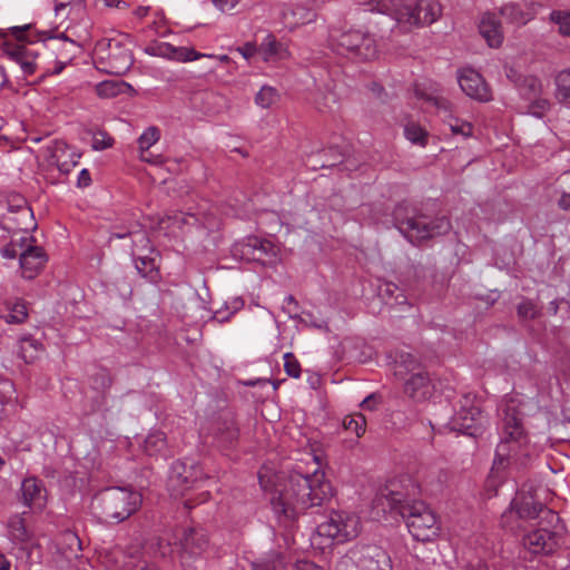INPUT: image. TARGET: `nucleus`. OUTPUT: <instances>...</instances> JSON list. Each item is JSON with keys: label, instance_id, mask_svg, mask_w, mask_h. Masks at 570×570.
Returning a JSON list of instances; mask_svg holds the SVG:
<instances>
[{"label": "nucleus", "instance_id": "53", "mask_svg": "<svg viewBox=\"0 0 570 570\" xmlns=\"http://www.w3.org/2000/svg\"><path fill=\"white\" fill-rule=\"evenodd\" d=\"M240 0H213V3L222 12H228L233 10Z\"/></svg>", "mask_w": 570, "mask_h": 570}, {"label": "nucleus", "instance_id": "12", "mask_svg": "<svg viewBox=\"0 0 570 570\" xmlns=\"http://www.w3.org/2000/svg\"><path fill=\"white\" fill-rule=\"evenodd\" d=\"M205 479L203 469L194 462L177 461L171 465L169 488L175 494H184L186 490L198 488Z\"/></svg>", "mask_w": 570, "mask_h": 570}, {"label": "nucleus", "instance_id": "35", "mask_svg": "<svg viewBox=\"0 0 570 570\" xmlns=\"http://www.w3.org/2000/svg\"><path fill=\"white\" fill-rule=\"evenodd\" d=\"M342 424L345 430L354 432L356 438H361L365 433L366 420L361 413L345 416Z\"/></svg>", "mask_w": 570, "mask_h": 570}, {"label": "nucleus", "instance_id": "43", "mask_svg": "<svg viewBox=\"0 0 570 570\" xmlns=\"http://www.w3.org/2000/svg\"><path fill=\"white\" fill-rule=\"evenodd\" d=\"M160 138L159 129L156 127L147 128L138 138L140 151H148Z\"/></svg>", "mask_w": 570, "mask_h": 570}, {"label": "nucleus", "instance_id": "26", "mask_svg": "<svg viewBox=\"0 0 570 570\" xmlns=\"http://www.w3.org/2000/svg\"><path fill=\"white\" fill-rule=\"evenodd\" d=\"M500 13L508 22L524 26L534 18L535 10L533 4L523 8L517 3H508L501 8Z\"/></svg>", "mask_w": 570, "mask_h": 570}, {"label": "nucleus", "instance_id": "32", "mask_svg": "<svg viewBox=\"0 0 570 570\" xmlns=\"http://www.w3.org/2000/svg\"><path fill=\"white\" fill-rule=\"evenodd\" d=\"M279 100V92L272 86H263L255 96V104L261 108H271Z\"/></svg>", "mask_w": 570, "mask_h": 570}, {"label": "nucleus", "instance_id": "23", "mask_svg": "<svg viewBox=\"0 0 570 570\" xmlns=\"http://www.w3.org/2000/svg\"><path fill=\"white\" fill-rule=\"evenodd\" d=\"M8 214H18V218L8 216L9 222L16 223V227L22 230H28L31 224L28 223L32 218V210L28 206L27 200L19 194L9 196L7 200Z\"/></svg>", "mask_w": 570, "mask_h": 570}, {"label": "nucleus", "instance_id": "51", "mask_svg": "<svg viewBox=\"0 0 570 570\" xmlns=\"http://www.w3.org/2000/svg\"><path fill=\"white\" fill-rule=\"evenodd\" d=\"M86 0H53L55 13L57 17L62 16L67 7L71 4H83Z\"/></svg>", "mask_w": 570, "mask_h": 570}, {"label": "nucleus", "instance_id": "3", "mask_svg": "<svg viewBox=\"0 0 570 570\" xmlns=\"http://www.w3.org/2000/svg\"><path fill=\"white\" fill-rule=\"evenodd\" d=\"M364 10L390 16L403 31L433 23L441 14V6L434 0H417L414 7L400 0H370Z\"/></svg>", "mask_w": 570, "mask_h": 570}, {"label": "nucleus", "instance_id": "9", "mask_svg": "<svg viewBox=\"0 0 570 570\" xmlns=\"http://www.w3.org/2000/svg\"><path fill=\"white\" fill-rule=\"evenodd\" d=\"M361 532L360 518L350 512H332L328 518L317 525L320 537L336 543H344L355 539Z\"/></svg>", "mask_w": 570, "mask_h": 570}, {"label": "nucleus", "instance_id": "30", "mask_svg": "<svg viewBox=\"0 0 570 570\" xmlns=\"http://www.w3.org/2000/svg\"><path fill=\"white\" fill-rule=\"evenodd\" d=\"M166 450V436L164 432L156 431L150 433L144 443V451L153 456L164 453Z\"/></svg>", "mask_w": 570, "mask_h": 570}, {"label": "nucleus", "instance_id": "56", "mask_svg": "<svg viewBox=\"0 0 570 570\" xmlns=\"http://www.w3.org/2000/svg\"><path fill=\"white\" fill-rule=\"evenodd\" d=\"M91 184V177L88 169L80 170L77 179V186L80 188H86Z\"/></svg>", "mask_w": 570, "mask_h": 570}, {"label": "nucleus", "instance_id": "54", "mask_svg": "<svg viewBox=\"0 0 570 570\" xmlns=\"http://www.w3.org/2000/svg\"><path fill=\"white\" fill-rule=\"evenodd\" d=\"M237 51L245 58V59H249L252 58L257 49H256V46L252 42H246L243 47H238L237 48Z\"/></svg>", "mask_w": 570, "mask_h": 570}, {"label": "nucleus", "instance_id": "37", "mask_svg": "<svg viewBox=\"0 0 570 570\" xmlns=\"http://www.w3.org/2000/svg\"><path fill=\"white\" fill-rule=\"evenodd\" d=\"M29 29V24L24 26V27H13L11 29L12 31V35L17 38V40L19 41L18 43H9L7 42L4 46L6 48L8 46H17V48H19L21 50V53H23V57H28V58H33V61L36 62V59L38 57V55L32 51L27 43H23L24 41V32Z\"/></svg>", "mask_w": 570, "mask_h": 570}, {"label": "nucleus", "instance_id": "33", "mask_svg": "<svg viewBox=\"0 0 570 570\" xmlns=\"http://www.w3.org/2000/svg\"><path fill=\"white\" fill-rule=\"evenodd\" d=\"M549 20L558 26L559 35L570 37V10H553Z\"/></svg>", "mask_w": 570, "mask_h": 570}, {"label": "nucleus", "instance_id": "17", "mask_svg": "<svg viewBox=\"0 0 570 570\" xmlns=\"http://www.w3.org/2000/svg\"><path fill=\"white\" fill-rule=\"evenodd\" d=\"M49 165L56 166L60 173L68 174L78 164L80 156L63 141H52L46 149Z\"/></svg>", "mask_w": 570, "mask_h": 570}, {"label": "nucleus", "instance_id": "38", "mask_svg": "<svg viewBox=\"0 0 570 570\" xmlns=\"http://www.w3.org/2000/svg\"><path fill=\"white\" fill-rule=\"evenodd\" d=\"M404 136L412 144L425 146L428 134L426 131L415 122H409L404 127Z\"/></svg>", "mask_w": 570, "mask_h": 570}, {"label": "nucleus", "instance_id": "28", "mask_svg": "<svg viewBox=\"0 0 570 570\" xmlns=\"http://www.w3.org/2000/svg\"><path fill=\"white\" fill-rule=\"evenodd\" d=\"M422 370L416 357L410 353H400L395 360L394 374L401 380H405L407 375H413Z\"/></svg>", "mask_w": 570, "mask_h": 570}, {"label": "nucleus", "instance_id": "39", "mask_svg": "<svg viewBox=\"0 0 570 570\" xmlns=\"http://www.w3.org/2000/svg\"><path fill=\"white\" fill-rule=\"evenodd\" d=\"M521 95L527 99L531 100L537 96L541 95L542 85L541 81L535 77H525L520 87Z\"/></svg>", "mask_w": 570, "mask_h": 570}, {"label": "nucleus", "instance_id": "57", "mask_svg": "<svg viewBox=\"0 0 570 570\" xmlns=\"http://www.w3.org/2000/svg\"><path fill=\"white\" fill-rule=\"evenodd\" d=\"M293 570H322L317 564L311 561H297Z\"/></svg>", "mask_w": 570, "mask_h": 570}, {"label": "nucleus", "instance_id": "36", "mask_svg": "<svg viewBox=\"0 0 570 570\" xmlns=\"http://www.w3.org/2000/svg\"><path fill=\"white\" fill-rule=\"evenodd\" d=\"M8 314L3 315L7 323L20 324L26 321L28 316L27 306L23 301H17L8 306Z\"/></svg>", "mask_w": 570, "mask_h": 570}, {"label": "nucleus", "instance_id": "13", "mask_svg": "<svg viewBox=\"0 0 570 570\" xmlns=\"http://www.w3.org/2000/svg\"><path fill=\"white\" fill-rule=\"evenodd\" d=\"M174 544L179 547L184 567H188L191 559L202 556L208 546L207 534L203 529H183Z\"/></svg>", "mask_w": 570, "mask_h": 570}, {"label": "nucleus", "instance_id": "1", "mask_svg": "<svg viewBox=\"0 0 570 570\" xmlns=\"http://www.w3.org/2000/svg\"><path fill=\"white\" fill-rule=\"evenodd\" d=\"M419 494L420 487L410 476L391 480L373 500V511L377 518L397 512L414 539L429 541L438 534L439 527L432 510L416 500Z\"/></svg>", "mask_w": 570, "mask_h": 570}, {"label": "nucleus", "instance_id": "61", "mask_svg": "<svg viewBox=\"0 0 570 570\" xmlns=\"http://www.w3.org/2000/svg\"><path fill=\"white\" fill-rule=\"evenodd\" d=\"M376 403H377V402H376V397H375V395H374V394H371V395H368L367 397H365V399L362 401L361 406H362L363 409H365V410H370V411H372V410H374V409H375Z\"/></svg>", "mask_w": 570, "mask_h": 570}, {"label": "nucleus", "instance_id": "7", "mask_svg": "<svg viewBox=\"0 0 570 570\" xmlns=\"http://www.w3.org/2000/svg\"><path fill=\"white\" fill-rule=\"evenodd\" d=\"M335 570H392L391 559L375 546L351 549L340 558Z\"/></svg>", "mask_w": 570, "mask_h": 570}, {"label": "nucleus", "instance_id": "10", "mask_svg": "<svg viewBox=\"0 0 570 570\" xmlns=\"http://www.w3.org/2000/svg\"><path fill=\"white\" fill-rule=\"evenodd\" d=\"M95 52L107 63L111 73L121 75L132 65V55L120 39H101L96 43Z\"/></svg>", "mask_w": 570, "mask_h": 570}, {"label": "nucleus", "instance_id": "48", "mask_svg": "<svg viewBox=\"0 0 570 570\" xmlns=\"http://www.w3.org/2000/svg\"><path fill=\"white\" fill-rule=\"evenodd\" d=\"M284 368L287 375L298 379L301 376V364L293 353L284 354Z\"/></svg>", "mask_w": 570, "mask_h": 570}, {"label": "nucleus", "instance_id": "64", "mask_svg": "<svg viewBox=\"0 0 570 570\" xmlns=\"http://www.w3.org/2000/svg\"><path fill=\"white\" fill-rule=\"evenodd\" d=\"M10 561L4 557V554L0 553V570H10Z\"/></svg>", "mask_w": 570, "mask_h": 570}, {"label": "nucleus", "instance_id": "27", "mask_svg": "<svg viewBox=\"0 0 570 570\" xmlns=\"http://www.w3.org/2000/svg\"><path fill=\"white\" fill-rule=\"evenodd\" d=\"M259 52L264 61H277L288 57L287 48L278 42L274 36L268 35L261 45Z\"/></svg>", "mask_w": 570, "mask_h": 570}, {"label": "nucleus", "instance_id": "20", "mask_svg": "<svg viewBox=\"0 0 570 570\" xmlns=\"http://www.w3.org/2000/svg\"><path fill=\"white\" fill-rule=\"evenodd\" d=\"M557 546L558 540L556 533L547 529L534 530L523 538L525 552L533 556L552 553Z\"/></svg>", "mask_w": 570, "mask_h": 570}, {"label": "nucleus", "instance_id": "22", "mask_svg": "<svg viewBox=\"0 0 570 570\" xmlns=\"http://www.w3.org/2000/svg\"><path fill=\"white\" fill-rule=\"evenodd\" d=\"M479 31L489 47L499 48L502 45L504 38L503 30L500 20L494 13L487 12L482 14Z\"/></svg>", "mask_w": 570, "mask_h": 570}, {"label": "nucleus", "instance_id": "15", "mask_svg": "<svg viewBox=\"0 0 570 570\" xmlns=\"http://www.w3.org/2000/svg\"><path fill=\"white\" fill-rule=\"evenodd\" d=\"M416 96L436 108L439 115L443 117L444 122L449 126L452 134L463 137L472 135V125L453 116L452 104L448 99L441 96L428 95L420 90H416Z\"/></svg>", "mask_w": 570, "mask_h": 570}, {"label": "nucleus", "instance_id": "62", "mask_svg": "<svg viewBox=\"0 0 570 570\" xmlns=\"http://www.w3.org/2000/svg\"><path fill=\"white\" fill-rule=\"evenodd\" d=\"M559 207L564 209V210H568L570 209V194H562L561 197L559 198Z\"/></svg>", "mask_w": 570, "mask_h": 570}, {"label": "nucleus", "instance_id": "4", "mask_svg": "<svg viewBox=\"0 0 570 570\" xmlns=\"http://www.w3.org/2000/svg\"><path fill=\"white\" fill-rule=\"evenodd\" d=\"M141 504V494L125 487L100 490L91 501V511L100 521L120 523L131 517Z\"/></svg>", "mask_w": 570, "mask_h": 570}, {"label": "nucleus", "instance_id": "46", "mask_svg": "<svg viewBox=\"0 0 570 570\" xmlns=\"http://www.w3.org/2000/svg\"><path fill=\"white\" fill-rule=\"evenodd\" d=\"M528 101V112L539 118L544 115V112L549 109L550 106L549 101L542 98L541 95Z\"/></svg>", "mask_w": 570, "mask_h": 570}, {"label": "nucleus", "instance_id": "45", "mask_svg": "<svg viewBox=\"0 0 570 570\" xmlns=\"http://www.w3.org/2000/svg\"><path fill=\"white\" fill-rule=\"evenodd\" d=\"M62 541L68 546L69 552H65L67 558H78L81 550V542L76 533L66 532L62 535Z\"/></svg>", "mask_w": 570, "mask_h": 570}, {"label": "nucleus", "instance_id": "49", "mask_svg": "<svg viewBox=\"0 0 570 570\" xmlns=\"http://www.w3.org/2000/svg\"><path fill=\"white\" fill-rule=\"evenodd\" d=\"M538 313H539V309H538L537 305L529 299H523L518 305V315L520 318L532 320V318L537 317Z\"/></svg>", "mask_w": 570, "mask_h": 570}, {"label": "nucleus", "instance_id": "29", "mask_svg": "<svg viewBox=\"0 0 570 570\" xmlns=\"http://www.w3.org/2000/svg\"><path fill=\"white\" fill-rule=\"evenodd\" d=\"M130 86L124 81L105 80L96 86V92L101 98H112L125 92Z\"/></svg>", "mask_w": 570, "mask_h": 570}, {"label": "nucleus", "instance_id": "8", "mask_svg": "<svg viewBox=\"0 0 570 570\" xmlns=\"http://www.w3.org/2000/svg\"><path fill=\"white\" fill-rule=\"evenodd\" d=\"M502 442L498 445L494 465L500 466L503 463V456L507 453L520 448L525 436L521 423L520 412L513 402L505 404L502 409Z\"/></svg>", "mask_w": 570, "mask_h": 570}, {"label": "nucleus", "instance_id": "2", "mask_svg": "<svg viewBox=\"0 0 570 570\" xmlns=\"http://www.w3.org/2000/svg\"><path fill=\"white\" fill-rule=\"evenodd\" d=\"M323 475L316 471L312 475L293 472L276 488L271 502L276 513L295 519L308 508L321 505L332 497V487L322 481Z\"/></svg>", "mask_w": 570, "mask_h": 570}, {"label": "nucleus", "instance_id": "63", "mask_svg": "<svg viewBox=\"0 0 570 570\" xmlns=\"http://www.w3.org/2000/svg\"><path fill=\"white\" fill-rule=\"evenodd\" d=\"M148 266H150V268H153V262L150 258H147V257L139 258L136 263V267L138 271H142V269L147 268Z\"/></svg>", "mask_w": 570, "mask_h": 570}, {"label": "nucleus", "instance_id": "14", "mask_svg": "<svg viewBox=\"0 0 570 570\" xmlns=\"http://www.w3.org/2000/svg\"><path fill=\"white\" fill-rule=\"evenodd\" d=\"M515 513L520 519H534L540 514H544L549 519V522L559 520V517L551 510L547 509L531 493L527 494L521 491L511 502V511L504 514L503 518H508Z\"/></svg>", "mask_w": 570, "mask_h": 570}, {"label": "nucleus", "instance_id": "41", "mask_svg": "<svg viewBox=\"0 0 570 570\" xmlns=\"http://www.w3.org/2000/svg\"><path fill=\"white\" fill-rule=\"evenodd\" d=\"M244 306V301L240 297L233 298L229 303L225 304V311L217 309L214 314V318L218 322H227L232 315L239 311Z\"/></svg>", "mask_w": 570, "mask_h": 570}, {"label": "nucleus", "instance_id": "21", "mask_svg": "<svg viewBox=\"0 0 570 570\" xmlns=\"http://www.w3.org/2000/svg\"><path fill=\"white\" fill-rule=\"evenodd\" d=\"M404 381V392L414 401H424L432 395L433 386L424 370L417 371Z\"/></svg>", "mask_w": 570, "mask_h": 570}, {"label": "nucleus", "instance_id": "34", "mask_svg": "<svg viewBox=\"0 0 570 570\" xmlns=\"http://www.w3.org/2000/svg\"><path fill=\"white\" fill-rule=\"evenodd\" d=\"M41 346L42 345L33 338H22L20 344V356L26 363H32L38 357Z\"/></svg>", "mask_w": 570, "mask_h": 570}, {"label": "nucleus", "instance_id": "11", "mask_svg": "<svg viewBox=\"0 0 570 570\" xmlns=\"http://www.w3.org/2000/svg\"><path fill=\"white\" fill-rule=\"evenodd\" d=\"M485 420L482 416L481 410L471 404V400L465 397L461 409L453 415L449 425L452 431L461 434L476 438L482 434L484 430Z\"/></svg>", "mask_w": 570, "mask_h": 570}, {"label": "nucleus", "instance_id": "58", "mask_svg": "<svg viewBox=\"0 0 570 570\" xmlns=\"http://www.w3.org/2000/svg\"><path fill=\"white\" fill-rule=\"evenodd\" d=\"M237 438V430L234 428L233 423H230L226 428V432L222 433V439L225 442H232Z\"/></svg>", "mask_w": 570, "mask_h": 570}, {"label": "nucleus", "instance_id": "16", "mask_svg": "<svg viewBox=\"0 0 570 570\" xmlns=\"http://www.w3.org/2000/svg\"><path fill=\"white\" fill-rule=\"evenodd\" d=\"M20 244V267L22 276L27 279L35 278L43 268L47 255L40 246L33 245L32 237L22 236Z\"/></svg>", "mask_w": 570, "mask_h": 570}, {"label": "nucleus", "instance_id": "6", "mask_svg": "<svg viewBox=\"0 0 570 570\" xmlns=\"http://www.w3.org/2000/svg\"><path fill=\"white\" fill-rule=\"evenodd\" d=\"M328 41L334 51L352 59L371 60L377 56L373 36L358 29L333 28Z\"/></svg>", "mask_w": 570, "mask_h": 570}, {"label": "nucleus", "instance_id": "25", "mask_svg": "<svg viewBox=\"0 0 570 570\" xmlns=\"http://www.w3.org/2000/svg\"><path fill=\"white\" fill-rule=\"evenodd\" d=\"M22 500L27 507H42L46 499V490L37 478H26L21 484Z\"/></svg>", "mask_w": 570, "mask_h": 570}, {"label": "nucleus", "instance_id": "55", "mask_svg": "<svg viewBox=\"0 0 570 570\" xmlns=\"http://www.w3.org/2000/svg\"><path fill=\"white\" fill-rule=\"evenodd\" d=\"M218 99H220V97L214 92H202L194 97V102L197 104L198 101H202L209 104Z\"/></svg>", "mask_w": 570, "mask_h": 570}, {"label": "nucleus", "instance_id": "42", "mask_svg": "<svg viewBox=\"0 0 570 570\" xmlns=\"http://www.w3.org/2000/svg\"><path fill=\"white\" fill-rule=\"evenodd\" d=\"M380 295L383 298H394L396 304L406 303V296L399 286L392 282H386L380 286Z\"/></svg>", "mask_w": 570, "mask_h": 570}, {"label": "nucleus", "instance_id": "60", "mask_svg": "<svg viewBox=\"0 0 570 570\" xmlns=\"http://www.w3.org/2000/svg\"><path fill=\"white\" fill-rule=\"evenodd\" d=\"M281 564H282L281 561H278L277 563L276 562H273V563H269V562L258 563V564H254V570H281L279 569Z\"/></svg>", "mask_w": 570, "mask_h": 570}, {"label": "nucleus", "instance_id": "31", "mask_svg": "<svg viewBox=\"0 0 570 570\" xmlns=\"http://www.w3.org/2000/svg\"><path fill=\"white\" fill-rule=\"evenodd\" d=\"M4 52L11 60L20 65L26 75H32L35 72L36 62L33 58L23 57V53H21V50L17 48V46H8L4 48Z\"/></svg>", "mask_w": 570, "mask_h": 570}, {"label": "nucleus", "instance_id": "44", "mask_svg": "<svg viewBox=\"0 0 570 570\" xmlns=\"http://www.w3.org/2000/svg\"><path fill=\"white\" fill-rule=\"evenodd\" d=\"M254 249L253 259L255 261H265V257H275L276 252L274 247L268 242H263L258 239H254L253 244H250Z\"/></svg>", "mask_w": 570, "mask_h": 570}, {"label": "nucleus", "instance_id": "47", "mask_svg": "<svg viewBox=\"0 0 570 570\" xmlns=\"http://www.w3.org/2000/svg\"><path fill=\"white\" fill-rule=\"evenodd\" d=\"M114 138L110 137L106 131L99 130L96 131L92 136L91 147L95 150H104L111 147Z\"/></svg>", "mask_w": 570, "mask_h": 570}, {"label": "nucleus", "instance_id": "50", "mask_svg": "<svg viewBox=\"0 0 570 570\" xmlns=\"http://www.w3.org/2000/svg\"><path fill=\"white\" fill-rule=\"evenodd\" d=\"M22 242V237L19 239H12L8 245L1 248L0 254L4 258H16L17 256L20 257V244Z\"/></svg>", "mask_w": 570, "mask_h": 570}, {"label": "nucleus", "instance_id": "5", "mask_svg": "<svg viewBox=\"0 0 570 570\" xmlns=\"http://www.w3.org/2000/svg\"><path fill=\"white\" fill-rule=\"evenodd\" d=\"M393 222L400 233L412 244L448 234L451 229L448 217L429 218L406 204H399L395 207Z\"/></svg>", "mask_w": 570, "mask_h": 570}, {"label": "nucleus", "instance_id": "18", "mask_svg": "<svg viewBox=\"0 0 570 570\" xmlns=\"http://www.w3.org/2000/svg\"><path fill=\"white\" fill-rule=\"evenodd\" d=\"M458 81L466 96L480 101H489L491 99L490 88L482 76L475 70L462 69L458 75Z\"/></svg>", "mask_w": 570, "mask_h": 570}, {"label": "nucleus", "instance_id": "52", "mask_svg": "<svg viewBox=\"0 0 570 570\" xmlns=\"http://www.w3.org/2000/svg\"><path fill=\"white\" fill-rule=\"evenodd\" d=\"M12 535L20 540L26 541L28 539V532L22 523V520H18L17 522L12 523Z\"/></svg>", "mask_w": 570, "mask_h": 570}, {"label": "nucleus", "instance_id": "40", "mask_svg": "<svg viewBox=\"0 0 570 570\" xmlns=\"http://www.w3.org/2000/svg\"><path fill=\"white\" fill-rule=\"evenodd\" d=\"M557 96L564 100H570V69L562 70L556 78Z\"/></svg>", "mask_w": 570, "mask_h": 570}, {"label": "nucleus", "instance_id": "19", "mask_svg": "<svg viewBox=\"0 0 570 570\" xmlns=\"http://www.w3.org/2000/svg\"><path fill=\"white\" fill-rule=\"evenodd\" d=\"M146 52L150 56L163 57L176 61H193L202 57L215 58L212 55H202L193 48L174 47L168 42H156L146 48Z\"/></svg>", "mask_w": 570, "mask_h": 570}, {"label": "nucleus", "instance_id": "59", "mask_svg": "<svg viewBox=\"0 0 570 570\" xmlns=\"http://www.w3.org/2000/svg\"><path fill=\"white\" fill-rule=\"evenodd\" d=\"M140 159L146 163L158 165L161 163L160 156H153L149 151H140Z\"/></svg>", "mask_w": 570, "mask_h": 570}, {"label": "nucleus", "instance_id": "24", "mask_svg": "<svg viewBox=\"0 0 570 570\" xmlns=\"http://www.w3.org/2000/svg\"><path fill=\"white\" fill-rule=\"evenodd\" d=\"M316 13L314 10L301 4L286 7L282 12V20L285 27L294 29L298 26L314 21Z\"/></svg>", "mask_w": 570, "mask_h": 570}]
</instances>
